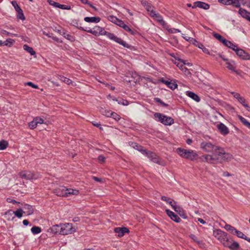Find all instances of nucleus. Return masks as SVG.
Instances as JSON below:
<instances>
[{"label": "nucleus", "mask_w": 250, "mask_h": 250, "mask_svg": "<svg viewBox=\"0 0 250 250\" xmlns=\"http://www.w3.org/2000/svg\"><path fill=\"white\" fill-rule=\"evenodd\" d=\"M174 210L178 213L181 216L183 217L184 218H186V217L184 216L185 214L183 209L179 206H177V207L175 208Z\"/></svg>", "instance_id": "34"}, {"label": "nucleus", "mask_w": 250, "mask_h": 250, "mask_svg": "<svg viewBox=\"0 0 250 250\" xmlns=\"http://www.w3.org/2000/svg\"><path fill=\"white\" fill-rule=\"evenodd\" d=\"M110 117H112L113 119H114L115 120L118 121L121 119V117L116 113L114 112H112V113L110 114Z\"/></svg>", "instance_id": "43"}, {"label": "nucleus", "mask_w": 250, "mask_h": 250, "mask_svg": "<svg viewBox=\"0 0 250 250\" xmlns=\"http://www.w3.org/2000/svg\"><path fill=\"white\" fill-rule=\"evenodd\" d=\"M160 81L162 83L167 85L168 88H170L172 90L175 89L178 86L177 84L175 82H172L171 81L166 80L164 78H162L160 80Z\"/></svg>", "instance_id": "18"}, {"label": "nucleus", "mask_w": 250, "mask_h": 250, "mask_svg": "<svg viewBox=\"0 0 250 250\" xmlns=\"http://www.w3.org/2000/svg\"><path fill=\"white\" fill-rule=\"evenodd\" d=\"M234 235H236L237 237L242 239H244L245 238V236H246V235H245L242 232L239 231L237 229H236Z\"/></svg>", "instance_id": "46"}, {"label": "nucleus", "mask_w": 250, "mask_h": 250, "mask_svg": "<svg viewBox=\"0 0 250 250\" xmlns=\"http://www.w3.org/2000/svg\"><path fill=\"white\" fill-rule=\"evenodd\" d=\"M230 3L235 7L239 8L240 7L239 0H230Z\"/></svg>", "instance_id": "44"}, {"label": "nucleus", "mask_w": 250, "mask_h": 250, "mask_svg": "<svg viewBox=\"0 0 250 250\" xmlns=\"http://www.w3.org/2000/svg\"><path fill=\"white\" fill-rule=\"evenodd\" d=\"M213 235L224 246L230 238V236L227 233L220 229H214L213 231Z\"/></svg>", "instance_id": "3"}, {"label": "nucleus", "mask_w": 250, "mask_h": 250, "mask_svg": "<svg viewBox=\"0 0 250 250\" xmlns=\"http://www.w3.org/2000/svg\"><path fill=\"white\" fill-rule=\"evenodd\" d=\"M230 46L229 47V48L232 49L235 52H236V50L239 48L237 45L233 44L232 42L231 43V44Z\"/></svg>", "instance_id": "63"}, {"label": "nucleus", "mask_w": 250, "mask_h": 250, "mask_svg": "<svg viewBox=\"0 0 250 250\" xmlns=\"http://www.w3.org/2000/svg\"><path fill=\"white\" fill-rule=\"evenodd\" d=\"M23 48L25 50H26L27 52L29 53L31 55H36V52L33 50V48L29 46L28 45L24 44L23 46Z\"/></svg>", "instance_id": "29"}, {"label": "nucleus", "mask_w": 250, "mask_h": 250, "mask_svg": "<svg viewBox=\"0 0 250 250\" xmlns=\"http://www.w3.org/2000/svg\"><path fill=\"white\" fill-rule=\"evenodd\" d=\"M50 231L54 234L59 233L60 234L61 224L53 225L49 229Z\"/></svg>", "instance_id": "24"}, {"label": "nucleus", "mask_w": 250, "mask_h": 250, "mask_svg": "<svg viewBox=\"0 0 250 250\" xmlns=\"http://www.w3.org/2000/svg\"><path fill=\"white\" fill-rule=\"evenodd\" d=\"M168 31L170 33H179L181 32V31L178 29H176L174 28L168 29Z\"/></svg>", "instance_id": "58"}, {"label": "nucleus", "mask_w": 250, "mask_h": 250, "mask_svg": "<svg viewBox=\"0 0 250 250\" xmlns=\"http://www.w3.org/2000/svg\"><path fill=\"white\" fill-rule=\"evenodd\" d=\"M241 16L250 21V13L247 11L245 9L240 8L238 11Z\"/></svg>", "instance_id": "21"}, {"label": "nucleus", "mask_w": 250, "mask_h": 250, "mask_svg": "<svg viewBox=\"0 0 250 250\" xmlns=\"http://www.w3.org/2000/svg\"><path fill=\"white\" fill-rule=\"evenodd\" d=\"M142 154L145 155L150 161L155 163L163 166H164L166 165L165 161L160 159L157 155L154 152L145 149Z\"/></svg>", "instance_id": "4"}, {"label": "nucleus", "mask_w": 250, "mask_h": 250, "mask_svg": "<svg viewBox=\"0 0 250 250\" xmlns=\"http://www.w3.org/2000/svg\"><path fill=\"white\" fill-rule=\"evenodd\" d=\"M176 152L182 158L190 161L195 160L198 157V154L194 151L191 149H186L178 147L176 149Z\"/></svg>", "instance_id": "2"}, {"label": "nucleus", "mask_w": 250, "mask_h": 250, "mask_svg": "<svg viewBox=\"0 0 250 250\" xmlns=\"http://www.w3.org/2000/svg\"><path fill=\"white\" fill-rule=\"evenodd\" d=\"M34 120H35V122L37 123V125L42 124L44 122L43 119L39 117H37L35 118Z\"/></svg>", "instance_id": "52"}, {"label": "nucleus", "mask_w": 250, "mask_h": 250, "mask_svg": "<svg viewBox=\"0 0 250 250\" xmlns=\"http://www.w3.org/2000/svg\"><path fill=\"white\" fill-rule=\"evenodd\" d=\"M236 55L244 60H250V55L242 49L238 48L235 52Z\"/></svg>", "instance_id": "11"}, {"label": "nucleus", "mask_w": 250, "mask_h": 250, "mask_svg": "<svg viewBox=\"0 0 250 250\" xmlns=\"http://www.w3.org/2000/svg\"><path fill=\"white\" fill-rule=\"evenodd\" d=\"M28 126L30 129H33L37 127V124L35 122V120L33 119V120L32 121L29 123Z\"/></svg>", "instance_id": "49"}, {"label": "nucleus", "mask_w": 250, "mask_h": 250, "mask_svg": "<svg viewBox=\"0 0 250 250\" xmlns=\"http://www.w3.org/2000/svg\"><path fill=\"white\" fill-rule=\"evenodd\" d=\"M224 246L229 248L231 250H238L240 248L239 243L234 241L231 237Z\"/></svg>", "instance_id": "10"}, {"label": "nucleus", "mask_w": 250, "mask_h": 250, "mask_svg": "<svg viewBox=\"0 0 250 250\" xmlns=\"http://www.w3.org/2000/svg\"><path fill=\"white\" fill-rule=\"evenodd\" d=\"M230 93L237 100H238V99H239L242 97V96H240V94L238 93H236V92H231Z\"/></svg>", "instance_id": "60"}, {"label": "nucleus", "mask_w": 250, "mask_h": 250, "mask_svg": "<svg viewBox=\"0 0 250 250\" xmlns=\"http://www.w3.org/2000/svg\"><path fill=\"white\" fill-rule=\"evenodd\" d=\"M218 1L225 5H230V0H218Z\"/></svg>", "instance_id": "59"}, {"label": "nucleus", "mask_w": 250, "mask_h": 250, "mask_svg": "<svg viewBox=\"0 0 250 250\" xmlns=\"http://www.w3.org/2000/svg\"><path fill=\"white\" fill-rule=\"evenodd\" d=\"M104 35L106 36L110 40H112L115 41V42L119 43L120 44L123 45L124 47H126L127 48H129L130 47V45L127 43L125 41L123 40L122 39L117 37L112 33H110L105 31L104 33Z\"/></svg>", "instance_id": "6"}, {"label": "nucleus", "mask_w": 250, "mask_h": 250, "mask_svg": "<svg viewBox=\"0 0 250 250\" xmlns=\"http://www.w3.org/2000/svg\"><path fill=\"white\" fill-rule=\"evenodd\" d=\"M217 128L219 132L224 135L229 133V129L223 123H220L217 125Z\"/></svg>", "instance_id": "15"}, {"label": "nucleus", "mask_w": 250, "mask_h": 250, "mask_svg": "<svg viewBox=\"0 0 250 250\" xmlns=\"http://www.w3.org/2000/svg\"><path fill=\"white\" fill-rule=\"evenodd\" d=\"M166 213L167 215L170 217V218L175 222L178 223L181 221L180 218L176 214H175L173 212L170 211L169 209L166 210Z\"/></svg>", "instance_id": "19"}, {"label": "nucleus", "mask_w": 250, "mask_h": 250, "mask_svg": "<svg viewBox=\"0 0 250 250\" xmlns=\"http://www.w3.org/2000/svg\"><path fill=\"white\" fill-rule=\"evenodd\" d=\"M86 32L89 33H91L95 36H98L99 35H100L99 34L97 31H96L95 29H88L86 30Z\"/></svg>", "instance_id": "54"}, {"label": "nucleus", "mask_w": 250, "mask_h": 250, "mask_svg": "<svg viewBox=\"0 0 250 250\" xmlns=\"http://www.w3.org/2000/svg\"><path fill=\"white\" fill-rule=\"evenodd\" d=\"M189 237L194 242L197 243L198 244H199L200 243V242L198 240V238L194 234H191L189 235Z\"/></svg>", "instance_id": "56"}, {"label": "nucleus", "mask_w": 250, "mask_h": 250, "mask_svg": "<svg viewBox=\"0 0 250 250\" xmlns=\"http://www.w3.org/2000/svg\"><path fill=\"white\" fill-rule=\"evenodd\" d=\"M8 146V143L6 141L1 140L0 141V150L5 149Z\"/></svg>", "instance_id": "37"}, {"label": "nucleus", "mask_w": 250, "mask_h": 250, "mask_svg": "<svg viewBox=\"0 0 250 250\" xmlns=\"http://www.w3.org/2000/svg\"><path fill=\"white\" fill-rule=\"evenodd\" d=\"M23 208L26 210L25 212H26L28 215H31L33 213L34 210L32 206L25 204Z\"/></svg>", "instance_id": "26"}, {"label": "nucleus", "mask_w": 250, "mask_h": 250, "mask_svg": "<svg viewBox=\"0 0 250 250\" xmlns=\"http://www.w3.org/2000/svg\"><path fill=\"white\" fill-rule=\"evenodd\" d=\"M182 37L187 41L192 43L195 46H197L199 48H202L203 47V44L202 43L198 42L196 40L193 38L185 37L183 34H182Z\"/></svg>", "instance_id": "17"}, {"label": "nucleus", "mask_w": 250, "mask_h": 250, "mask_svg": "<svg viewBox=\"0 0 250 250\" xmlns=\"http://www.w3.org/2000/svg\"><path fill=\"white\" fill-rule=\"evenodd\" d=\"M213 36L215 38H216L217 40L219 41L220 42L224 39V38L221 35H220V34H219L218 33H213Z\"/></svg>", "instance_id": "51"}, {"label": "nucleus", "mask_w": 250, "mask_h": 250, "mask_svg": "<svg viewBox=\"0 0 250 250\" xmlns=\"http://www.w3.org/2000/svg\"><path fill=\"white\" fill-rule=\"evenodd\" d=\"M79 193V191L77 189L72 188H66V196H69L71 195H77Z\"/></svg>", "instance_id": "25"}, {"label": "nucleus", "mask_w": 250, "mask_h": 250, "mask_svg": "<svg viewBox=\"0 0 250 250\" xmlns=\"http://www.w3.org/2000/svg\"><path fill=\"white\" fill-rule=\"evenodd\" d=\"M108 20L111 21L112 22L114 23H116L118 20H119V19H118L117 17L114 16H112V15H110V16H109L108 17Z\"/></svg>", "instance_id": "42"}, {"label": "nucleus", "mask_w": 250, "mask_h": 250, "mask_svg": "<svg viewBox=\"0 0 250 250\" xmlns=\"http://www.w3.org/2000/svg\"><path fill=\"white\" fill-rule=\"evenodd\" d=\"M11 3L13 7H14L15 10L17 12L18 14L17 17L19 19H21V20H25V17L24 16L22 10L21 8L19 5L18 4L16 1H12Z\"/></svg>", "instance_id": "9"}, {"label": "nucleus", "mask_w": 250, "mask_h": 250, "mask_svg": "<svg viewBox=\"0 0 250 250\" xmlns=\"http://www.w3.org/2000/svg\"><path fill=\"white\" fill-rule=\"evenodd\" d=\"M155 118H158V121L165 125H170L174 124V120L170 117H167L160 113H155L154 114Z\"/></svg>", "instance_id": "5"}, {"label": "nucleus", "mask_w": 250, "mask_h": 250, "mask_svg": "<svg viewBox=\"0 0 250 250\" xmlns=\"http://www.w3.org/2000/svg\"><path fill=\"white\" fill-rule=\"evenodd\" d=\"M238 118L244 125L247 126L248 128L250 129V122H249L245 118H244L241 115H238Z\"/></svg>", "instance_id": "28"}, {"label": "nucleus", "mask_w": 250, "mask_h": 250, "mask_svg": "<svg viewBox=\"0 0 250 250\" xmlns=\"http://www.w3.org/2000/svg\"><path fill=\"white\" fill-rule=\"evenodd\" d=\"M161 199L162 200L167 202L168 204H169V201H173V200H172L171 199L167 198L165 196H162L161 197Z\"/></svg>", "instance_id": "62"}, {"label": "nucleus", "mask_w": 250, "mask_h": 250, "mask_svg": "<svg viewBox=\"0 0 250 250\" xmlns=\"http://www.w3.org/2000/svg\"><path fill=\"white\" fill-rule=\"evenodd\" d=\"M185 64H187L188 65V66H190L191 65V64L189 63H186V62L183 61H181V63L180 64H179V65L178 66L182 71H184V72H186L188 69L186 67V66H185Z\"/></svg>", "instance_id": "31"}, {"label": "nucleus", "mask_w": 250, "mask_h": 250, "mask_svg": "<svg viewBox=\"0 0 250 250\" xmlns=\"http://www.w3.org/2000/svg\"><path fill=\"white\" fill-rule=\"evenodd\" d=\"M31 231L34 234H37L40 233L42 231V229L40 227L37 226H33L31 229Z\"/></svg>", "instance_id": "35"}, {"label": "nucleus", "mask_w": 250, "mask_h": 250, "mask_svg": "<svg viewBox=\"0 0 250 250\" xmlns=\"http://www.w3.org/2000/svg\"><path fill=\"white\" fill-rule=\"evenodd\" d=\"M60 234L67 235L72 234L76 231V229L73 228V225L71 223H65L61 224Z\"/></svg>", "instance_id": "7"}, {"label": "nucleus", "mask_w": 250, "mask_h": 250, "mask_svg": "<svg viewBox=\"0 0 250 250\" xmlns=\"http://www.w3.org/2000/svg\"><path fill=\"white\" fill-rule=\"evenodd\" d=\"M60 80L67 84H70L72 83L71 80L63 76H60Z\"/></svg>", "instance_id": "39"}, {"label": "nucleus", "mask_w": 250, "mask_h": 250, "mask_svg": "<svg viewBox=\"0 0 250 250\" xmlns=\"http://www.w3.org/2000/svg\"><path fill=\"white\" fill-rule=\"evenodd\" d=\"M238 101L241 103L244 107L247 108L248 111H250V107L249 106L248 104L246 103V100L243 97H241L239 99H238Z\"/></svg>", "instance_id": "30"}, {"label": "nucleus", "mask_w": 250, "mask_h": 250, "mask_svg": "<svg viewBox=\"0 0 250 250\" xmlns=\"http://www.w3.org/2000/svg\"><path fill=\"white\" fill-rule=\"evenodd\" d=\"M210 55L214 59L217 61H219V59L221 58V56H224L220 54H217L215 51H211V53H209Z\"/></svg>", "instance_id": "32"}, {"label": "nucleus", "mask_w": 250, "mask_h": 250, "mask_svg": "<svg viewBox=\"0 0 250 250\" xmlns=\"http://www.w3.org/2000/svg\"><path fill=\"white\" fill-rule=\"evenodd\" d=\"M93 29H95L97 32L100 34L101 35H104V33L105 31L104 28L99 26H95Z\"/></svg>", "instance_id": "40"}, {"label": "nucleus", "mask_w": 250, "mask_h": 250, "mask_svg": "<svg viewBox=\"0 0 250 250\" xmlns=\"http://www.w3.org/2000/svg\"><path fill=\"white\" fill-rule=\"evenodd\" d=\"M131 146L133 147L134 149L138 150L140 152H141L142 153L144 152L145 149H144L143 146L139 145V144L136 143H132Z\"/></svg>", "instance_id": "27"}, {"label": "nucleus", "mask_w": 250, "mask_h": 250, "mask_svg": "<svg viewBox=\"0 0 250 250\" xmlns=\"http://www.w3.org/2000/svg\"><path fill=\"white\" fill-rule=\"evenodd\" d=\"M221 58L225 62H226V64L227 65V67L230 70L235 72L237 74H239V73L238 70L235 69V62L233 60H229L226 58L225 56H221Z\"/></svg>", "instance_id": "8"}, {"label": "nucleus", "mask_w": 250, "mask_h": 250, "mask_svg": "<svg viewBox=\"0 0 250 250\" xmlns=\"http://www.w3.org/2000/svg\"><path fill=\"white\" fill-rule=\"evenodd\" d=\"M118 26L123 28L124 26L125 25V23L122 20L119 19L118 22L116 23Z\"/></svg>", "instance_id": "64"}, {"label": "nucleus", "mask_w": 250, "mask_h": 250, "mask_svg": "<svg viewBox=\"0 0 250 250\" xmlns=\"http://www.w3.org/2000/svg\"><path fill=\"white\" fill-rule=\"evenodd\" d=\"M58 8H61L62 9L70 10L71 9V6L68 5L61 4L59 3Z\"/></svg>", "instance_id": "50"}, {"label": "nucleus", "mask_w": 250, "mask_h": 250, "mask_svg": "<svg viewBox=\"0 0 250 250\" xmlns=\"http://www.w3.org/2000/svg\"><path fill=\"white\" fill-rule=\"evenodd\" d=\"M25 84L26 85L30 86L32 87L35 88V89H38L39 88V87L37 85L34 84L33 83H32L31 82H28L25 83Z\"/></svg>", "instance_id": "57"}, {"label": "nucleus", "mask_w": 250, "mask_h": 250, "mask_svg": "<svg viewBox=\"0 0 250 250\" xmlns=\"http://www.w3.org/2000/svg\"><path fill=\"white\" fill-rule=\"evenodd\" d=\"M116 101L120 104H122L124 105H127L128 104V102L127 100L120 99L119 100H116Z\"/></svg>", "instance_id": "45"}, {"label": "nucleus", "mask_w": 250, "mask_h": 250, "mask_svg": "<svg viewBox=\"0 0 250 250\" xmlns=\"http://www.w3.org/2000/svg\"><path fill=\"white\" fill-rule=\"evenodd\" d=\"M54 192L58 196H66V188L61 186L56 188Z\"/></svg>", "instance_id": "14"}, {"label": "nucleus", "mask_w": 250, "mask_h": 250, "mask_svg": "<svg viewBox=\"0 0 250 250\" xmlns=\"http://www.w3.org/2000/svg\"><path fill=\"white\" fill-rule=\"evenodd\" d=\"M84 20L85 21L87 22H94V23H98L100 22L101 20V18L99 17H86L84 18Z\"/></svg>", "instance_id": "22"}, {"label": "nucleus", "mask_w": 250, "mask_h": 250, "mask_svg": "<svg viewBox=\"0 0 250 250\" xmlns=\"http://www.w3.org/2000/svg\"><path fill=\"white\" fill-rule=\"evenodd\" d=\"M123 28L125 31L129 32L130 34H131V35H135L137 32L136 31L131 29L128 25H127L125 24V25L124 26Z\"/></svg>", "instance_id": "36"}, {"label": "nucleus", "mask_w": 250, "mask_h": 250, "mask_svg": "<svg viewBox=\"0 0 250 250\" xmlns=\"http://www.w3.org/2000/svg\"><path fill=\"white\" fill-rule=\"evenodd\" d=\"M186 95L197 102H199L200 101V97L193 92L187 91L186 92Z\"/></svg>", "instance_id": "23"}, {"label": "nucleus", "mask_w": 250, "mask_h": 250, "mask_svg": "<svg viewBox=\"0 0 250 250\" xmlns=\"http://www.w3.org/2000/svg\"><path fill=\"white\" fill-rule=\"evenodd\" d=\"M48 2L50 5H52L55 7H58L59 3L55 2L52 0H48Z\"/></svg>", "instance_id": "55"}, {"label": "nucleus", "mask_w": 250, "mask_h": 250, "mask_svg": "<svg viewBox=\"0 0 250 250\" xmlns=\"http://www.w3.org/2000/svg\"><path fill=\"white\" fill-rule=\"evenodd\" d=\"M58 32L71 42H74L75 41L74 36L66 33L64 30H58Z\"/></svg>", "instance_id": "20"}, {"label": "nucleus", "mask_w": 250, "mask_h": 250, "mask_svg": "<svg viewBox=\"0 0 250 250\" xmlns=\"http://www.w3.org/2000/svg\"><path fill=\"white\" fill-rule=\"evenodd\" d=\"M101 112L104 115L107 117H110L111 115L110 114L112 113L111 111L106 110H103V111H101Z\"/></svg>", "instance_id": "53"}, {"label": "nucleus", "mask_w": 250, "mask_h": 250, "mask_svg": "<svg viewBox=\"0 0 250 250\" xmlns=\"http://www.w3.org/2000/svg\"><path fill=\"white\" fill-rule=\"evenodd\" d=\"M21 208H18L17 210L14 212V213L16 216L18 218H20L22 217L23 213H25Z\"/></svg>", "instance_id": "38"}, {"label": "nucleus", "mask_w": 250, "mask_h": 250, "mask_svg": "<svg viewBox=\"0 0 250 250\" xmlns=\"http://www.w3.org/2000/svg\"><path fill=\"white\" fill-rule=\"evenodd\" d=\"M105 158L102 155H99L98 160L101 163H104L105 161Z\"/></svg>", "instance_id": "61"}, {"label": "nucleus", "mask_w": 250, "mask_h": 250, "mask_svg": "<svg viewBox=\"0 0 250 250\" xmlns=\"http://www.w3.org/2000/svg\"><path fill=\"white\" fill-rule=\"evenodd\" d=\"M192 8L199 7L200 8L208 10L209 8V5L204 2L198 1L193 3V5L192 6Z\"/></svg>", "instance_id": "16"}, {"label": "nucleus", "mask_w": 250, "mask_h": 250, "mask_svg": "<svg viewBox=\"0 0 250 250\" xmlns=\"http://www.w3.org/2000/svg\"><path fill=\"white\" fill-rule=\"evenodd\" d=\"M21 176L22 178H24L27 179L32 178V176L31 175V174L28 173V172L21 173Z\"/></svg>", "instance_id": "48"}, {"label": "nucleus", "mask_w": 250, "mask_h": 250, "mask_svg": "<svg viewBox=\"0 0 250 250\" xmlns=\"http://www.w3.org/2000/svg\"><path fill=\"white\" fill-rule=\"evenodd\" d=\"M150 16L155 20L157 21L163 26H165L166 24V23L164 21L162 16L159 13L155 12L154 13H152V14Z\"/></svg>", "instance_id": "13"}, {"label": "nucleus", "mask_w": 250, "mask_h": 250, "mask_svg": "<svg viewBox=\"0 0 250 250\" xmlns=\"http://www.w3.org/2000/svg\"><path fill=\"white\" fill-rule=\"evenodd\" d=\"M201 148L206 152H210L212 154H206L200 157L202 162L209 164H222L230 161L232 155L226 152L223 147L209 141H203L200 144Z\"/></svg>", "instance_id": "1"}, {"label": "nucleus", "mask_w": 250, "mask_h": 250, "mask_svg": "<svg viewBox=\"0 0 250 250\" xmlns=\"http://www.w3.org/2000/svg\"><path fill=\"white\" fill-rule=\"evenodd\" d=\"M115 233L118 234L119 237H123L125 233H129V229L126 227H117L114 229Z\"/></svg>", "instance_id": "12"}, {"label": "nucleus", "mask_w": 250, "mask_h": 250, "mask_svg": "<svg viewBox=\"0 0 250 250\" xmlns=\"http://www.w3.org/2000/svg\"><path fill=\"white\" fill-rule=\"evenodd\" d=\"M224 228L227 230L229 231L230 233L232 234H234L235 231L236 229L234 227L229 224H226L224 227Z\"/></svg>", "instance_id": "33"}, {"label": "nucleus", "mask_w": 250, "mask_h": 250, "mask_svg": "<svg viewBox=\"0 0 250 250\" xmlns=\"http://www.w3.org/2000/svg\"><path fill=\"white\" fill-rule=\"evenodd\" d=\"M154 101L158 103H159L161 104V105L163 106H165V107H167L168 106V105L166 103H165L164 102H163L160 98H154Z\"/></svg>", "instance_id": "47"}, {"label": "nucleus", "mask_w": 250, "mask_h": 250, "mask_svg": "<svg viewBox=\"0 0 250 250\" xmlns=\"http://www.w3.org/2000/svg\"><path fill=\"white\" fill-rule=\"evenodd\" d=\"M146 9L147 10V11L150 12V16H151L152 14V13H154L155 12L153 9V6H152V5L150 3H149V5L146 7Z\"/></svg>", "instance_id": "41"}]
</instances>
